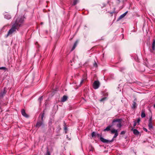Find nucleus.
<instances>
[{
    "mask_svg": "<svg viewBox=\"0 0 155 155\" xmlns=\"http://www.w3.org/2000/svg\"><path fill=\"white\" fill-rule=\"evenodd\" d=\"M25 17L24 16H19L16 18L15 20L12 25L11 29L9 30L7 34L5 35V37L7 38L9 36H12V35L16 32V30L18 31L20 27L22 25L24 22Z\"/></svg>",
    "mask_w": 155,
    "mask_h": 155,
    "instance_id": "1",
    "label": "nucleus"
},
{
    "mask_svg": "<svg viewBox=\"0 0 155 155\" xmlns=\"http://www.w3.org/2000/svg\"><path fill=\"white\" fill-rule=\"evenodd\" d=\"M25 17L24 16H19L16 18L15 20L12 25L11 29L9 30L7 34L5 35V37L7 38L9 36H12V35L16 32V30L18 31L20 27L22 25L24 22Z\"/></svg>",
    "mask_w": 155,
    "mask_h": 155,
    "instance_id": "2",
    "label": "nucleus"
},
{
    "mask_svg": "<svg viewBox=\"0 0 155 155\" xmlns=\"http://www.w3.org/2000/svg\"><path fill=\"white\" fill-rule=\"evenodd\" d=\"M111 134H114V135L113 137V138L111 140H109L107 139H105L103 137H101L100 138V140L105 143H109L111 142H112L114 140V138H116L118 135V131L117 130L113 129L111 130Z\"/></svg>",
    "mask_w": 155,
    "mask_h": 155,
    "instance_id": "3",
    "label": "nucleus"
},
{
    "mask_svg": "<svg viewBox=\"0 0 155 155\" xmlns=\"http://www.w3.org/2000/svg\"><path fill=\"white\" fill-rule=\"evenodd\" d=\"M122 120L121 119H114L112 121V123L113 124V125H114V123L118 122V124H117V127L119 128H120L122 126L121 122Z\"/></svg>",
    "mask_w": 155,
    "mask_h": 155,
    "instance_id": "4",
    "label": "nucleus"
},
{
    "mask_svg": "<svg viewBox=\"0 0 155 155\" xmlns=\"http://www.w3.org/2000/svg\"><path fill=\"white\" fill-rule=\"evenodd\" d=\"M100 85V82L98 81H95L93 84V87L96 89L99 88Z\"/></svg>",
    "mask_w": 155,
    "mask_h": 155,
    "instance_id": "5",
    "label": "nucleus"
},
{
    "mask_svg": "<svg viewBox=\"0 0 155 155\" xmlns=\"http://www.w3.org/2000/svg\"><path fill=\"white\" fill-rule=\"evenodd\" d=\"M148 126L149 129H151L153 128V125L151 117L150 118L149 120Z\"/></svg>",
    "mask_w": 155,
    "mask_h": 155,
    "instance_id": "6",
    "label": "nucleus"
},
{
    "mask_svg": "<svg viewBox=\"0 0 155 155\" xmlns=\"http://www.w3.org/2000/svg\"><path fill=\"white\" fill-rule=\"evenodd\" d=\"M43 124V121L38 120L36 125V127L38 128Z\"/></svg>",
    "mask_w": 155,
    "mask_h": 155,
    "instance_id": "7",
    "label": "nucleus"
},
{
    "mask_svg": "<svg viewBox=\"0 0 155 155\" xmlns=\"http://www.w3.org/2000/svg\"><path fill=\"white\" fill-rule=\"evenodd\" d=\"M6 93L5 88H4L3 91L0 92V98H2Z\"/></svg>",
    "mask_w": 155,
    "mask_h": 155,
    "instance_id": "8",
    "label": "nucleus"
},
{
    "mask_svg": "<svg viewBox=\"0 0 155 155\" xmlns=\"http://www.w3.org/2000/svg\"><path fill=\"white\" fill-rule=\"evenodd\" d=\"M113 124L112 125H109L106 127V128L104 129L103 130L104 131H108L110 130L111 128L113 126Z\"/></svg>",
    "mask_w": 155,
    "mask_h": 155,
    "instance_id": "9",
    "label": "nucleus"
},
{
    "mask_svg": "<svg viewBox=\"0 0 155 155\" xmlns=\"http://www.w3.org/2000/svg\"><path fill=\"white\" fill-rule=\"evenodd\" d=\"M131 130L133 131V133L134 134L138 135L139 134V132L136 129H134L132 128Z\"/></svg>",
    "mask_w": 155,
    "mask_h": 155,
    "instance_id": "10",
    "label": "nucleus"
},
{
    "mask_svg": "<svg viewBox=\"0 0 155 155\" xmlns=\"http://www.w3.org/2000/svg\"><path fill=\"white\" fill-rule=\"evenodd\" d=\"M21 113L22 115L24 117H28V115L26 113L24 109L21 110Z\"/></svg>",
    "mask_w": 155,
    "mask_h": 155,
    "instance_id": "11",
    "label": "nucleus"
},
{
    "mask_svg": "<svg viewBox=\"0 0 155 155\" xmlns=\"http://www.w3.org/2000/svg\"><path fill=\"white\" fill-rule=\"evenodd\" d=\"M128 12L127 11L126 12H125L124 13L121 15L118 18V20H119L123 18L126 15L127 13Z\"/></svg>",
    "mask_w": 155,
    "mask_h": 155,
    "instance_id": "12",
    "label": "nucleus"
},
{
    "mask_svg": "<svg viewBox=\"0 0 155 155\" xmlns=\"http://www.w3.org/2000/svg\"><path fill=\"white\" fill-rule=\"evenodd\" d=\"M68 97L66 95H64L61 98V101L62 102H64L67 101L68 99Z\"/></svg>",
    "mask_w": 155,
    "mask_h": 155,
    "instance_id": "13",
    "label": "nucleus"
},
{
    "mask_svg": "<svg viewBox=\"0 0 155 155\" xmlns=\"http://www.w3.org/2000/svg\"><path fill=\"white\" fill-rule=\"evenodd\" d=\"M4 17L5 18L9 20L11 18V16L8 14H6L4 15Z\"/></svg>",
    "mask_w": 155,
    "mask_h": 155,
    "instance_id": "14",
    "label": "nucleus"
},
{
    "mask_svg": "<svg viewBox=\"0 0 155 155\" xmlns=\"http://www.w3.org/2000/svg\"><path fill=\"white\" fill-rule=\"evenodd\" d=\"M78 42V41H76L74 43V45L71 49V51H73L75 48H76V47L77 45Z\"/></svg>",
    "mask_w": 155,
    "mask_h": 155,
    "instance_id": "15",
    "label": "nucleus"
},
{
    "mask_svg": "<svg viewBox=\"0 0 155 155\" xmlns=\"http://www.w3.org/2000/svg\"><path fill=\"white\" fill-rule=\"evenodd\" d=\"M152 48L153 51L155 49V39H154L153 40V43L152 44Z\"/></svg>",
    "mask_w": 155,
    "mask_h": 155,
    "instance_id": "16",
    "label": "nucleus"
},
{
    "mask_svg": "<svg viewBox=\"0 0 155 155\" xmlns=\"http://www.w3.org/2000/svg\"><path fill=\"white\" fill-rule=\"evenodd\" d=\"M54 121V120L52 118H50L48 122V125L51 127L52 125V122Z\"/></svg>",
    "mask_w": 155,
    "mask_h": 155,
    "instance_id": "17",
    "label": "nucleus"
},
{
    "mask_svg": "<svg viewBox=\"0 0 155 155\" xmlns=\"http://www.w3.org/2000/svg\"><path fill=\"white\" fill-rule=\"evenodd\" d=\"M146 116L145 114V111L144 110H142L141 112V117L142 118L145 117Z\"/></svg>",
    "mask_w": 155,
    "mask_h": 155,
    "instance_id": "18",
    "label": "nucleus"
},
{
    "mask_svg": "<svg viewBox=\"0 0 155 155\" xmlns=\"http://www.w3.org/2000/svg\"><path fill=\"white\" fill-rule=\"evenodd\" d=\"M89 150L90 151H93L94 150V148L91 145H90L89 146Z\"/></svg>",
    "mask_w": 155,
    "mask_h": 155,
    "instance_id": "19",
    "label": "nucleus"
},
{
    "mask_svg": "<svg viewBox=\"0 0 155 155\" xmlns=\"http://www.w3.org/2000/svg\"><path fill=\"white\" fill-rule=\"evenodd\" d=\"M79 2V0H73V5H75Z\"/></svg>",
    "mask_w": 155,
    "mask_h": 155,
    "instance_id": "20",
    "label": "nucleus"
},
{
    "mask_svg": "<svg viewBox=\"0 0 155 155\" xmlns=\"http://www.w3.org/2000/svg\"><path fill=\"white\" fill-rule=\"evenodd\" d=\"M136 107V103L135 101H134L133 104L132 105V108H135Z\"/></svg>",
    "mask_w": 155,
    "mask_h": 155,
    "instance_id": "21",
    "label": "nucleus"
},
{
    "mask_svg": "<svg viewBox=\"0 0 155 155\" xmlns=\"http://www.w3.org/2000/svg\"><path fill=\"white\" fill-rule=\"evenodd\" d=\"M106 98H107L106 97H104L103 98H101V99H100V101L101 102H103L106 100Z\"/></svg>",
    "mask_w": 155,
    "mask_h": 155,
    "instance_id": "22",
    "label": "nucleus"
},
{
    "mask_svg": "<svg viewBox=\"0 0 155 155\" xmlns=\"http://www.w3.org/2000/svg\"><path fill=\"white\" fill-rule=\"evenodd\" d=\"M96 137H98L100 138V139L101 137H102L101 134L97 133L96 134Z\"/></svg>",
    "mask_w": 155,
    "mask_h": 155,
    "instance_id": "23",
    "label": "nucleus"
},
{
    "mask_svg": "<svg viewBox=\"0 0 155 155\" xmlns=\"http://www.w3.org/2000/svg\"><path fill=\"white\" fill-rule=\"evenodd\" d=\"M96 134L97 133H95L94 132H92L91 134L92 137H96Z\"/></svg>",
    "mask_w": 155,
    "mask_h": 155,
    "instance_id": "24",
    "label": "nucleus"
},
{
    "mask_svg": "<svg viewBox=\"0 0 155 155\" xmlns=\"http://www.w3.org/2000/svg\"><path fill=\"white\" fill-rule=\"evenodd\" d=\"M44 115H45V113H44V111L43 112V113L41 115V120H42L43 121V118Z\"/></svg>",
    "mask_w": 155,
    "mask_h": 155,
    "instance_id": "25",
    "label": "nucleus"
},
{
    "mask_svg": "<svg viewBox=\"0 0 155 155\" xmlns=\"http://www.w3.org/2000/svg\"><path fill=\"white\" fill-rule=\"evenodd\" d=\"M61 129V128L60 126L59 125H58V127L57 129V132L58 133L59 132L60 130Z\"/></svg>",
    "mask_w": 155,
    "mask_h": 155,
    "instance_id": "26",
    "label": "nucleus"
},
{
    "mask_svg": "<svg viewBox=\"0 0 155 155\" xmlns=\"http://www.w3.org/2000/svg\"><path fill=\"white\" fill-rule=\"evenodd\" d=\"M42 100H43V96H41L38 99V101H39L40 103H41V101H42Z\"/></svg>",
    "mask_w": 155,
    "mask_h": 155,
    "instance_id": "27",
    "label": "nucleus"
},
{
    "mask_svg": "<svg viewBox=\"0 0 155 155\" xmlns=\"http://www.w3.org/2000/svg\"><path fill=\"white\" fill-rule=\"evenodd\" d=\"M84 80V79H82L81 80V81L80 82V84L78 86L80 87L81 86V85L83 83Z\"/></svg>",
    "mask_w": 155,
    "mask_h": 155,
    "instance_id": "28",
    "label": "nucleus"
},
{
    "mask_svg": "<svg viewBox=\"0 0 155 155\" xmlns=\"http://www.w3.org/2000/svg\"><path fill=\"white\" fill-rule=\"evenodd\" d=\"M6 68L5 67H0V69L1 70H6Z\"/></svg>",
    "mask_w": 155,
    "mask_h": 155,
    "instance_id": "29",
    "label": "nucleus"
},
{
    "mask_svg": "<svg viewBox=\"0 0 155 155\" xmlns=\"http://www.w3.org/2000/svg\"><path fill=\"white\" fill-rule=\"evenodd\" d=\"M133 123H134L133 127L132 128H133L134 129V128L136 126V122L135 121H133Z\"/></svg>",
    "mask_w": 155,
    "mask_h": 155,
    "instance_id": "30",
    "label": "nucleus"
},
{
    "mask_svg": "<svg viewBox=\"0 0 155 155\" xmlns=\"http://www.w3.org/2000/svg\"><path fill=\"white\" fill-rule=\"evenodd\" d=\"M126 133V132L125 131H122L121 132H120V134L121 135H122V134H124Z\"/></svg>",
    "mask_w": 155,
    "mask_h": 155,
    "instance_id": "31",
    "label": "nucleus"
},
{
    "mask_svg": "<svg viewBox=\"0 0 155 155\" xmlns=\"http://www.w3.org/2000/svg\"><path fill=\"white\" fill-rule=\"evenodd\" d=\"M94 66L96 67H97V64L95 61V62L94 64Z\"/></svg>",
    "mask_w": 155,
    "mask_h": 155,
    "instance_id": "32",
    "label": "nucleus"
},
{
    "mask_svg": "<svg viewBox=\"0 0 155 155\" xmlns=\"http://www.w3.org/2000/svg\"><path fill=\"white\" fill-rule=\"evenodd\" d=\"M64 130L65 131V133H67L66 131L67 130V127L66 126H65L64 128Z\"/></svg>",
    "mask_w": 155,
    "mask_h": 155,
    "instance_id": "33",
    "label": "nucleus"
},
{
    "mask_svg": "<svg viewBox=\"0 0 155 155\" xmlns=\"http://www.w3.org/2000/svg\"><path fill=\"white\" fill-rule=\"evenodd\" d=\"M140 118H139L137 119V122H136L137 123H139L140 122Z\"/></svg>",
    "mask_w": 155,
    "mask_h": 155,
    "instance_id": "34",
    "label": "nucleus"
},
{
    "mask_svg": "<svg viewBox=\"0 0 155 155\" xmlns=\"http://www.w3.org/2000/svg\"><path fill=\"white\" fill-rule=\"evenodd\" d=\"M143 130L145 131L146 132H147V129L145 128H144V127H143Z\"/></svg>",
    "mask_w": 155,
    "mask_h": 155,
    "instance_id": "35",
    "label": "nucleus"
},
{
    "mask_svg": "<svg viewBox=\"0 0 155 155\" xmlns=\"http://www.w3.org/2000/svg\"><path fill=\"white\" fill-rule=\"evenodd\" d=\"M45 155H50V153L48 151Z\"/></svg>",
    "mask_w": 155,
    "mask_h": 155,
    "instance_id": "36",
    "label": "nucleus"
},
{
    "mask_svg": "<svg viewBox=\"0 0 155 155\" xmlns=\"http://www.w3.org/2000/svg\"><path fill=\"white\" fill-rule=\"evenodd\" d=\"M118 3H119L120 2V1L119 0H118Z\"/></svg>",
    "mask_w": 155,
    "mask_h": 155,
    "instance_id": "37",
    "label": "nucleus"
},
{
    "mask_svg": "<svg viewBox=\"0 0 155 155\" xmlns=\"http://www.w3.org/2000/svg\"><path fill=\"white\" fill-rule=\"evenodd\" d=\"M41 25H42V24H43V22H41Z\"/></svg>",
    "mask_w": 155,
    "mask_h": 155,
    "instance_id": "38",
    "label": "nucleus"
},
{
    "mask_svg": "<svg viewBox=\"0 0 155 155\" xmlns=\"http://www.w3.org/2000/svg\"><path fill=\"white\" fill-rule=\"evenodd\" d=\"M154 107L155 108V104L154 105Z\"/></svg>",
    "mask_w": 155,
    "mask_h": 155,
    "instance_id": "39",
    "label": "nucleus"
},
{
    "mask_svg": "<svg viewBox=\"0 0 155 155\" xmlns=\"http://www.w3.org/2000/svg\"><path fill=\"white\" fill-rule=\"evenodd\" d=\"M67 138H68V135H67Z\"/></svg>",
    "mask_w": 155,
    "mask_h": 155,
    "instance_id": "40",
    "label": "nucleus"
}]
</instances>
